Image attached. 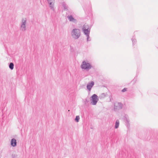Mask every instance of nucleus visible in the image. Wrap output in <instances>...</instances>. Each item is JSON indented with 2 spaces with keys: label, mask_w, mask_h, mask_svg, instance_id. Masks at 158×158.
Instances as JSON below:
<instances>
[{
  "label": "nucleus",
  "mask_w": 158,
  "mask_h": 158,
  "mask_svg": "<svg viewBox=\"0 0 158 158\" xmlns=\"http://www.w3.org/2000/svg\"><path fill=\"white\" fill-rule=\"evenodd\" d=\"M92 67L91 64L85 61H83L81 65V68L82 69L86 70L87 71L89 70Z\"/></svg>",
  "instance_id": "nucleus-2"
},
{
  "label": "nucleus",
  "mask_w": 158,
  "mask_h": 158,
  "mask_svg": "<svg viewBox=\"0 0 158 158\" xmlns=\"http://www.w3.org/2000/svg\"><path fill=\"white\" fill-rule=\"evenodd\" d=\"M71 35L74 39L76 40L78 39L81 35L80 30L77 28L73 29L71 31Z\"/></svg>",
  "instance_id": "nucleus-1"
},
{
  "label": "nucleus",
  "mask_w": 158,
  "mask_h": 158,
  "mask_svg": "<svg viewBox=\"0 0 158 158\" xmlns=\"http://www.w3.org/2000/svg\"><path fill=\"white\" fill-rule=\"evenodd\" d=\"M14 64L12 63L11 62L10 63L9 65V68L11 69L12 70L14 69Z\"/></svg>",
  "instance_id": "nucleus-14"
},
{
  "label": "nucleus",
  "mask_w": 158,
  "mask_h": 158,
  "mask_svg": "<svg viewBox=\"0 0 158 158\" xmlns=\"http://www.w3.org/2000/svg\"><path fill=\"white\" fill-rule=\"evenodd\" d=\"M17 156L16 155H15V154H12V156L13 158H15Z\"/></svg>",
  "instance_id": "nucleus-20"
},
{
  "label": "nucleus",
  "mask_w": 158,
  "mask_h": 158,
  "mask_svg": "<svg viewBox=\"0 0 158 158\" xmlns=\"http://www.w3.org/2000/svg\"><path fill=\"white\" fill-rule=\"evenodd\" d=\"M88 29H90V27H89V25L85 24L82 26V30H88Z\"/></svg>",
  "instance_id": "nucleus-11"
},
{
  "label": "nucleus",
  "mask_w": 158,
  "mask_h": 158,
  "mask_svg": "<svg viewBox=\"0 0 158 158\" xmlns=\"http://www.w3.org/2000/svg\"><path fill=\"white\" fill-rule=\"evenodd\" d=\"M62 6H63V7H64V10H67L68 6L66 4H65V3H63L62 4Z\"/></svg>",
  "instance_id": "nucleus-18"
},
{
  "label": "nucleus",
  "mask_w": 158,
  "mask_h": 158,
  "mask_svg": "<svg viewBox=\"0 0 158 158\" xmlns=\"http://www.w3.org/2000/svg\"><path fill=\"white\" fill-rule=\"evenodd\" d=\"M90 29H88V30H82L84 34L86 35H89L90 32Z\"/></svg>",
  "instance_id": "nucleus-12"
},
{
  "label": "nucleus",
  "mask_w": 158,
  "mask_h": 158,
  "mask_svg": "<svg viewBox=\"0 0 158 158\" xmlns=\"http://www.w3.org/2000/svg\"><path fill=\"white\" fill-rule=\"evenodd\" d=\"M123 106V104L119 102H115L114 104V110L117 111L121 109Z\"/></svg>",
  "instance_id": "nucleus-3"
},
{
  "label": "nucleus",
  "mask_w": 158,
  "mask_h": 158,
  "mask_svg": "<svg viewBox=\"0 0 158 158\" xmlns=\"http://www.w3.org/2000/svg\"><path fill=\"white\" fill-rule=\"evenodd\" d=\"M125 120L126 121V125L127 127H128L129 126V120L128 118V116L126 115L125 117Z\"/></svg>",
  "instance_id": "nucleus-10"
},
{
  "label": "nucleus",
  "mask_w": 158,
  "mask_h": 158,
  "mask_svg": "<svg viewBox=\"0 0 158 158\" xmlns=\"http://www.w3.org/2000/svg\"><path fill=\"white\" fill-rule=\"evenodd\" d=\"M86 36H87V41H90V39L89 40V35H86Z\"/></svg>",
  "instance_id": "nucleus-19"
},
{
  "label": "nucleus",
  "mask_w": 158,
  "mask_h": 158,
  "mask_svg": "<svg viewBox=\"0 0 158 158\" xmlns=\"http://www.w3.org/2000/svg\"><path fill=\"white\" fill-rule=\"evenodd\" d=\"M67 18L70 22L75 23H77V20L75 18V15L73 13L68 15L67 16Z\"/></svg>",
  "instance_id": "nucleus-5"
},
{
  "label": "nucleus",
  "mask_w": 158,
  "mask_h": 158,
  "mask_svg": "<svg viewBox=\"0 0 158 158\" xmlns=\"http://www.w3.org/2000/svg\"><path fill=\"white\" fill-rule=\"evenodd\" d=\"M94 85V82L93 81H92L90 83H88L87 85V89L90 91Z\"/></svg>",
  "instance_id": "nucleus-8"
},
{
  "label": "nucleus",
  "mask_w": 158,
  "mask_h": 158,
  "mask_svg": "<svg viewBox=\"0 0 158 158\" xmlns=\"http://www.w3.org/2000/svg\"><path fill=\"white\" fill-rule=\"evenodd\" d=\"M10 144L13 147H15L16 146L17 142L16 140L15 139L13 138L11 139Z\"/></svg>",
  "instance_id": "nucleus-9"
},
{
  "label": "nucleus",
  "mask_w": 158,
  "mask_h": 158,
  "mask_svg": "<svg viewBox=\"0 0 158 158\" xmlns=\"http://www.w3.org/2000/svg\"><path fill=\"white\" fill-rule=\"evenodd\" d=\"M98 100V99L97 95L94 94L91 97V103L92 105H96Z\"/></svg>",
  "instance_id": "nucleus-6"
},
{
  "label": "nucleus",
  "mask_w": 158,
  "mask_h": 158,
  "mask_svg": "<svg viewBox=\"0 0 158 158\" xmlns=\"http://www.w3.org/2000/svg\"><path fill=\"white\" fill-rule=\"evenodd\" d=\"M106 96V94H105V93H102L99 96V98L100 99H102L105 98Z\"/></svg>",
  "instance_id": "nucleus-15"
},
{
  "label": "nucleus",
  "mask_w": 158,
  "mask_h": 158,
  "mask_svg": "<svg viewBox=\"0 0 158 158\" xmlns=\"http://www.w3.org/2000/svg\"><path fill=\"white\" fill-rule=\"evenodd\" d=\"M119 124V121L118 120H117L116 121L115 123V125L114 128L115 129H117L118 128Z\"/></svg>",
  "instance_id": "nucleus-13"
},
{
  "label": "nucleus",
  "mask_w": 158,
  "mask_h": 158,
  "mask_svg": "<svg viewBox=\"0 0 158 158\" xmlns=\"http://www.w3.org/2000/svg\"><path fill=\"white\" fill-rule=\"evenodd\" d=\"M126 90H127V89L126 88H124L122 90V92H123L126 91Z\"/></svg>",
  "instance_id": "nucleus-21"
},
{
  "label": "nucleus",
  "mask_w": 158,
  "mask_h": 158,
  "mask_svg": "<svg viewBox=\"0 0 158 158\" xmlns=\"http://www.w3.org/2000/svg\"><path fill=\"white\" fill-rule=\"evenodd\" d=\"M49 4V7L53 10H54V4L55 0H47Z\"/></svg>",
  "instance_id": "nucleus-7"
},
{
  "label": "nucleus",
  "mask_w": 158,
  "mask_h": 158,
  "mask_svg": "<svg viewBox=\"0 0 158 158\" xmlns=\"http://www.w3.org/2000/svg\"><path fill=\"white\" fill-rule=\"evenodd\" d=\"M131 40L133 43V45H134L135 44L136 42V40L134 37H133L131 39Z\"/></svg>",
  "instance_id": "nucleus-16"
},
{
  "label": "nucleus",
  "mask_w": 158,
  "mask_h": 158,
  "mask_svg": "<svg viewBox=\"0 0 158 158\" xmlns=\"http://www.w3.org/2000/svg\"><path fill=\"white\" fill-rule=\"evenodd\" d=\"M26 18L22 19L20 26V30L22 31L26 30Z\"/></svg>",
  "instance_id": "nucleus-4"
},
{
  "label": "nucleus",
  "mask_w": 158,
  "mask_h": 158,
  "mask_svg": "<svg viewBox=\"0 0 158 158\" xmlns=\"http://www.w3.org/2000/svg\"><path fill=\"white\" fill-rule=\"evenodd\" d=\"M80 119V117L79 116H77L75 119V121L77 122H78Z\"/></svg>",
  "instance_id": "nucleus-17"
}]
</instances>
